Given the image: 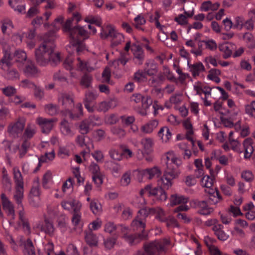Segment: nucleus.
I'll return each instance as SVG.
<instances>
[{
	"label": "nucleus",
	"mask_w": 255,
	"mask_h": 255,
	"mask_svg": "<svg viewBox=\"0 0 255 255\" xmlns=\"http://www.w3.org/2000/svg\"><path fill=\"white\" fill-rule=\"evenodd\" d=\"M55 38L54 31L48 32L44 36L43 42L35 49V59L39 65L46 66L50 63L52 66H55L60 63V53L54 52Z\"/></svg>",
	"instance_id": "nucleus-1"
},
{
	"label": "nucleus",
	"mask_w": 255,
	"mask_h": 255,
	"mask_svg": "<svg viewBox=\"0 0 255 255\" xmlns=\"http://www.w3.org/2000/svg\"><path fill=\"white\" fill-rule=\"evenodd\" d=\"M147 209L149 212V214L150 213H156V218L160 222L163 223L164 221H166L167 216H166L165 211L162 209L158 207L157 208H148Z\"/></svg>",
	"instance_id": "nucleus-30"
},
{
	"label": "nucleus",
	"mask_w": 255,
	"mask_h": 255,
	"mask_svg": "<svg viewBox=\"0 0 255 255\" xmlns=\"http://www.w3.org/2000/svg\"><path fill=\"white\" fill-rule=\"evenodd\" d=\"M36 123L39 126L43 133L48 134L54 127V123L56 121L55 119H46L38 117L36 119Z\"/></svg>",
	"instance_id": "nucleus-11"
},
{
	"label": "nucleus",
	"mask_w": 255,
	"mask_h": 255,
	"mask_svg": "<svg viewBox=\"0 0 255 255\" xmlns=\"http://www.w3.org/2000/svg\"><path fill=\"white\" fill-rule=\"evenodd\" d=\"M6 77L10 80H15L19 78V74L18 71L14 68H7Z\"/></svg>",
	"instance_id": "nucleus-54"
},
{
	"label": "nucleus",
	"mask_w": 255,
	"mask_h": 255,
	"mask_svg": "<svg viewBox=\"0 0 255 255\" xmlns=\"http://www.w3.org/2000/svg\"><path fill=\"white\" fill-rule=\"evenodd\" d=\"M243 38L250 48H253L255 47V40L251 33L249 32L245 33L243 36Z\"/></svg>",
	"instance_id": "nucleus-59"
},
{
	"label": "nucleus",
	"mask_w": 255,
	"mask_h": 255,
	"mask_svg": "<svg viewBox=\"0 0 255 255\" xmlns=\"http://www.w3.org/2000/svg\"><path fill=\"white\" fill-rule=\"evenodd\" d=\"M92 77L89 74H84L81 78L80 85L84 88H89L91 86Z\"/></svg>",
	"instance_id": "nucleus-57"
},
{
	"label": "nucleus",
	"mask_w": 255,
	"mask_h": 255,
	"mask_svg": "<svg viewBox=\"0 0 255 255\" xmlns=\"http://www.w3.org/2000/svg\"><path fill=\"white\" fill-rule=\"evenodd\" d=\"M173 152H169L168 154L169 155L167 156V165L168 164H171L172 165V167L174 168H176L177 170H178V166L181 164V161L179 158L174 157L172 156V154Z\"/></svg>",
	"instance_id": "nucleus-50"
},
{
	"label": "nucleus",
	"mask_w": 255,
	"mask_h": 255,
	"mask_svg": "<svg viewBox=\"0 0 255 255\" xmlns=\"http://www.w3.org/2000/svg\"><path fill=\"white\" fill-rule=\"evenodd\" d=\"M53 79L59 82H66L67 80L66 74L60 70L54 73Z\"/></svg>",
	"instance_id": "nucleus-63"
},
{
	"label": "nucleus",
	"mask_w": 255,
	"mask_h": 255,
	"mask_svg": "<svg viewBox=\"0 0 255 255\" xmlns=\"http://www.w3.org/2000/svg\"><path fill=\"white\" fill-rule=\"evenodd\" d=\"M127 53H121L120 57L113 61L112 65L117 68L120 64L125 66L128 61V58Z\"/></svg>",
	"instance_id": "nucleus-38"
},
{
	"label": "nucleus",
	"mask_w": 255,
	"mask_h": 255,
	"mask_svg": "<svg viewBox=\"0 0 255 255\" xmlns=\"http://www.w3.org/2000/svg\"><path fill=\"white\" fill-rule=\"evenodd\" d=\"M89 207L92 212L96 215H99L102 213V207L101 204L95 199H93L90 204Z\"/></svg>",
	"instance_id": "nucleus-36"
},
{
	"label": "nucleus",
	"mask_w": 255,
	"mask_h": 255,
	"mask_svg": "<svg viewBox=\"0 0 255 255\" xmlns=\"http://www.w3.org/2000/svg\"><path fill=\"white\" fill-rule=\"evenodd\" d=\"M85 239L86 242L90 246H96L98 243V239L97 237L92 231H88L85 232Z\"/></svg>",
	"instance_id": "nucleus-34"
},
{
	"label": "nucleus",
	"mask_w": 255,
	"mask_h": 255,
	"mask_svg": "<svg viewBox=\"0 0 255 255\" xmlns=\"http://www.w3.org/2000/svg\"><path fill=\"white\" fill-rule=\"evenodd\" d=\"M1 91L3 95L6 97H11L17 92L16 89L12 86H8L1 89Z\"/></svg>",
	"instance_id": "nucleus-60"
},
{
	"label": "nucleus",
	"mask_w": 255,
	"mask_h": 255,
	"mask_svg": "<svg viewBox=\"0 0 255 255\" xmlns=\"http://www.w3.org/2000/svg\"><path fill=\"white\" fill-rule=\"evenodd\" d=\"M20 245H23L25 252L28 255H35V249L33 243L30 239H28L26 241L22 240H20Z\"/></svg>",
	"instance_id": "nucleus-32"
},
{
	"label": "nucleus",
	"mask_w": 255,
	"mask_h": 255,
	"mask_svg": "<svg viewBox=\"0 0 255 255\" xmlns=\"http://www.w3.org/2000/svg\"><path fill=\"white\" fill-rule=\"evenodd\" d=\"M13 25L11 21L9 19L4 20L2 22L1 29L4 35H9L11 32Z\"/></svg>",
	"instance_id": "nucleus-42"
},
{
	"label": "nucleus",
	"mask_w": 255,
	"mask_h": 255,
	"mask_svg": "<svg viewBox=\"0 0 255 255\" xmlns=\"http://www.w3.org/2000/svg\"><path fill=\"white\" fill-rule=\"evenodd\" d=\"M170 201L171 205L173 206L178 204L187 203L188 201V198L182 195L175 194L171 196Z\"/></svg>",
	"instance_id": "nucleus-33"
},
{
	"label": "nucleus",
	"mask_w": 255,
	"mask_h": 255,
	"mask_svg": "<svg viewBox=\"0 0 255 255\" xmlns=\"http://www.w3.org/2000/svg\"><path fill=\"white\" fill-rule=\"evenodd\" d=\"M52 183V175L50 171H47L43 175L42 178V186L45 189H48L50 185Z\"/></svg>",
	"instance_id": "nucleus-48"
},
{
	"label": "nucleus",
	"mask_w": 255,
	"mask_h": 255,
	"mask_svg": "<svg viewBox=\"0 0 255 255\" xmlns=\"http://www.w3.org/2000/svg\"><path fill=\"white\" fill-rule=\"evenodd\" d=\"M134 26L139 30L144 31V29L142 27L146 23V20L141 14H139L134 18Z\"/></svg>",
	"instance_id": "nucleus-49"
},
{
	"label": "nucleus",
	"mask_w": 255,
	"mask_h": 255,
	"mask_svg": "<svg viewBox=\"0 0 255 255\" xmlns=\"http://www.w3.org/2000/svg\"><path fill=\"white\" fill-rule=\"evenodd\" d=\"M131 50L133 53L134 58L135 59V62L138 65L142 64L144 58L142 48L139 45L133 44L131 46Z\"/></svg>",
	"instance_id": "nucleus-20"
},
{
	"label": "nucleus",
	"mask_w": 255,
	"mask_h": 255,
	"mask_svg": "<svg viewBox=\"0 0 255 255\" xmlns=\"http://www.w3.org/2000/svg\"><path fill=\"white\" fill-rule=\"evenodd\" d=\"M234 115L231 117H226L225 116H221L220 119L222 124L227 128H232L234 126V121L235 120Z\"/></svg>",
	"instance_id": "nucleus-52"
},
{
	"label": "nucleus",
	"mask_w": 255,
	"mask_h": 255,
	"mask_svg": "<svg viewBox=\"0 0 255 255\" xmlns=\"http://www.w3.org/2000/svg\"><path fill=\"white\" fill-rule=\"evenodd\" d=\"M201 185L203 187L210 188L214 183V178L208 175L204 176L201 179Z\"/></svg>",
	"instance_id": "nucleus-62"
},
{
	"label": "nucleus",
	"mask_w": 255,
	"mask_h": 255,
	"mask_svg": "<svg viewBox=\"0 0 255 255\" xmlns=\"http://www.w3.org/2000/svg\"><path fill=\"white\" fill-rule=\"evenodd\" d=\"M231 146V148L235 152L238 153H241L243 150L241 149V144L238 139H231V141L228 142Z\"/></svg>",
	"instance_id": "nucleus-56"
},
{
	"label": "nucleus",
	"mask_w": 255,
	"mask_h": 255,
	"mask_svg": "<svg viewBox=\"0 0 255 255\" xmlns=\"http://www.w3.org/2000/svg\"><path fill=\"white\" fill-rule=\"evenodd\" d=\"M231 45L228 44H222L219 47V50L223 53V57L224 59H227L230 57L232 54Z\"/></svg>",
	"instance_id": "nucleus-45"
},
{
	"label": "nucleus",
	"mask_w": 255,
	"mask_h": 255,
	"mask_svg": "<svg viewBox=\"0 0 255 255\" xmlns=\"http://www.w3.org/2000/svg\"><path fill=\"white\" fill-rule=\"evenodd\" d=\"M117 105V101L115 99L104 101L98 104L97 110L99 112H106L110 109L116 107Z\"/></svg>",
	"instance_id": "nucleus-22"
},
{
	"label": "nucleus",
	"mask_w": 255,
	"mask_h": 255,
	"mask_svg": "<svg viewBox=\"0 0 255 255\" xmlns=\"http://www.w3.org/2000/svg\"><path fill=\"white\" fill-rule=\"evenodd\" d=\"M92 121V117H90L82 121L79 125V132L82 134H85L89 131V127Z\"/></svg>",
	"instance_id": "nucleus-35"
},
{
	"label": "nucleus",
	"mask_w": 255,
	"mask_h": 255,
	"mask_svg": "<svg viewBox=\"0 0 255 255\" xmlns=\"http://www.w3.org/2000/svg\"><path fill=\"white\" fill-rule=\"evenodd\" d=\"M141 173L147 179H151L153 178L158 177L161 175V171L157 167H154L143 170Z\"/></svg>",
	"instance_id": "nucleus-25"
},
{
	"label": "nucleus",
	"mask_w": 255,
	"mask_h": 255,
	"mask_svg": "<svg viewBox=\"0 0 255 255\" xmlns=\"http://www.w3.org/2000/svg\"><path fill=\"white\" fill-rule=\"evenodd\" d=\"M97 97L98 95L96 92L89 91L86 93L84 104L88 112H94V102Z\"/></svg>",
	"instance_id": "nucleus-18"
},
{
	"label": "nucleus",
	"mask_w": 255,
	"mask_h": 255,
	"mask_svg": "<svg viewBox=\"0 0 255 255\" xmlns=\"http://www.w3.org/2000/svg\"><path fill=\"white\" fill-rule=\"evenodd\" d=\"M149 215L147 208H142L138 211L135 219L132 222L131 226L134 231H143L145 228L144 221Z\"/></svg>",
	"instance_id": "nucleus-8"
},
{
	"label": "nucleus",
	"mask_w": 255,
	"mask_h": 255,
	"mask_svg": "<svg viewBox=\"0 0 255 255\" xmlns=\"http://www.w3.org/2000/svg\"><path fill=\"white\" fill-rule=\"evenodd\" d=\"M44 111L50 116H55L58 113L59 110L57 105L49 103L45 105Z\"/></svg>",
	"instance_id": "nucleus-43"
},
{
	"label": "nucleus",
	"mask_w": 255,
	"mask_h": 255,
	"mask_svg": "<svg viewBox=\"0 0 255 255\" xmlns=\"http://www.w3.org/2000/svg\"><path fill=\"white\" fill-rule=\"evenodd\" d=\"M122 124L125 127H128L135 122V117L133 116H122L121 117Z\"/></svg>",
	"instance_id": "nucleus-58"
},
{
	"label": "nucleus",
	"mask_w": 255,
	"mask_h": 255,
	"mask_svg": "<svg viewBox=\"0 0 255 255\" xmlns=\"http://www.w3.org/2000/svg\"><path fill=\"white\" fill-rule=\"evenodd\" d=\"M164 188L160 187H152L150 185L145 187V190L148 191V195L154 196L160 201H165L167 198Z\"/></svg>",
	"instance_id": "nucleus-13"
},
{
	"label": "nucleus",
	"mask_w": 255,
	"mask_h": 255,
	"mask_svg": "<svg viewBox=\"0 0 255 255\" xmlns=\"http://www.w3.org/2000/svg\"><path fill=\"white\" fill-rule=\"evenodd\" d=\"M13 60L16 63L17 67L21 69L23 68L24 63L27 59V55L24 50H16L12 55Z\"/></svg>",
	"instance_id": "nucleus-17"
},
{
	"label": "nucleus",
	"mask_w": 255,
	"mask_h": 255,
	"mask_svg": "<svg viewBox=\"0 0 255 255\" xmlns=\"http://www.w3.org/2000/svg\"><path fill=\"white\" fill-rule=\"evenodd\" d=\"M246 113L251 117H255V101H252L245 107Z\"/></svg>",
	"instance_id": "nucleus-64"
},
{
	"label": "nucleus",
	"mask_w": 255,
	"mask_h": 255,
	"mask_svg": "<svg viewBox=\"0 0 255 255\" xmlns=\"http://www.w3.org/2000/svg\"><path fill=\"white\" fill-rule=\"evenodd\" d=\"M121 230L123 234L122 238L130 246L138 244L142 238V236L139 234H129V229L126 226H121Z\"/></svg>",
	"instance_id": "nucleus-10"
},
{
	"label": "nucleus",
	"mask_w": 255,
	"mask_h": 255,
	"mask_svg": "<svg viewBox=\"0 0 255 255\" xmlns=\"http://www.w3.org/2000/svg\"><path fill=\"white\" fill-rule=\"evenodd\" d=\"M75 20L77 22L80 21V16L78 13H75L71 18L68 19L63 26L64 32L67 33L71 39L70 43L73 46H77L76 51L79 52L82 51L80 47L81 38L83 40L89 37L88 32L83 27L76 26L72 27V22Z\"/></svg>",
	"instance_id": "nucleus-2"
},
{
	"label": "nucleus",
	"mask_w": 255,
	"mask_h": 255,
	"mask_svg": "<svg viewBox=\"0 0 255 255\" xmlns=\"http://www.w3.org/2000/svg\"><path fill=\"white\" fill-rule=\"evenodd\" d=\"M34 229H37L41 232L51 235L53 233L54 228L52 223L48 219H45L44 223L38 222L33 227Z\"/></svg>",
	"instance_id": "nucleus-19"
},
{
	"label": "nucleus",
	"mask_w": 255,
	"mask_h": 255,
	"mask_svg": "<svg viewBox=\"0 0 255 255\" xmlns=\"http://www.w3.org/2000/svg\"><path fill=\"white\" fill-rule=\"evenodd\" d=\"M221 74V71L219 69L213 68L209 71V74L207 77L210 80H211L217 83L220 82V78L219 76Z\"/></svg>",
	"instance_id": "nucleus-47"
},
{
	"label": "nucleus",
	"mask_w": 255,
	"mask_h": 255,
	"mask_svg": "<svg viewBox=\"0 0 255 255\" xmlns=\"http://www.w3.org/2000/svg\"><path fill=\"white\" fill-rule=\"evenodd\" d=\"M245 18L242 16H237L234 18L233 22L234 23V29L238 30H241L244 28V23L245 21Z\"/></svg>",
	"instance_id": "nucleus-53"
},
{
	"label": "nucleus",
	"mask_w": 255,
	"mask_h": 255,
	"mask_svg": "<svg viewBox=\"0 0 255 255\" xmlns=\"http://www.w3.org/2000/svg\"><path fill=\"white\" fill-rule=\"evenodd\" d=\"M3 209L6 213L7 216L11 219H14L15 211L14 206L10 201L7 198L5 194L2 193L0 195Z\"/></svg>",
	"instance_id": "nucleus-14"
},
{
	"label": "nucleus",
	"mask_w": 255,
	"mask_h": 255,
	"mask_svg": "<svg viewBox=\"0 0 255 255\" xmlns=\"http://www.w3.org/2000/svg\"><path fill=\"white\" fill-rule=\"evenodd\" d=\"M111 132L112 133L120 138H124L127 132L124 128L119 126H113L111 128Z\"/></svg>",
	"instance_id": "nucleus-41"
},
{
	"label": "nucleus",
	"mask_w": 255,
	"mask_h": 255,
	"mask_svg": "<svg viewBox=\"0 0 255 255\" xmlns=\"http://www.w3.org/2000/svg\"><path fill=\"white\" fill-rule=\"evenodd\" d=\"M158 124L157 120H151L141 126V131L146 134L151 133L157 127Z\"/></svg>",
	"instance_id": "nucleus-26"
},
{
	"label": "nucleus",
	"mask_w": 255,
	"mask_h": 255,
	"mask_svg": "<svg viewBox=\"0 0 255 255\" xmlns=\"http://www.w3.org/2000/svg\"><path fill=\"white\" fill-rule=\"evenodd\" d=\"M190 205L192 207L198 209V213L203 215H209L214 211L205 201L192 200L190 202Z\"/></svg>",
	"instance_id": "nucleus-12"
},
{
	"label": "nucleus",
	"mask_w": 255,
	"mask_h": 255,
	"mask_svg": "<svg viewBox=\"0 0 255 255\" xmlns=\"http://www.w3.org/2000/svg\"><path fill=\"white\" fill-rule=\"evenodd\" d=\"M101 35L104 38L108 37L111 38V42L113 46H117L120 44L125 39L123 34L119 32L115 27L111 25H108L105 28H102Z\"/></svg>",
	"instance_id": "nucleus-6"
},
{
	"label": "nucleus",
	"mask_w": 255,
	"mask_h": 255,
	"mask_svg": "<svg viewBox=\"0 0 255 255\" xmlns=\"http://www.w3.org/2000/svg\"><path fill=\"white\" fill-rule=\"evenodd\" d=\"M59 128L61 133L65 137L71 138L75 134L72 124L65 119L60 122Z\"/></svg>",
	"instance_id": "nucleus-15"
},
{
	"label": "nucleus",
	"mask_w": 255,
	"mask_h": 255,
	"mask_svg": "<svg viewBox=\"0 0 255 255\" xmlns=\"http://www.w3.org/2000/svg\"><path fill=\"white\" fill-rule=\"evenodd\" d=\"M58 101L59 104L63 108L69 110L74 107V101L72 96L69 94L62 93L58 96Z\"/></svg>",
	"instance_id": "nucleus-16"
},
{
	"label": "nucleus",
	"mask_w": 255,
	"mask_h": 255,
	"mask_svg": "<svg viewBox=\"0 0 255 255\" xmlns=\"http://www.w3.org/2000/svg\"><path fill=\"white\" fill-rule=\"evenodd\" d=\"M13 176L15 186H23V180L21 173L17 167H14Z\"/></svg>",
	"instance_id": "nucleus-46"
},
{
	"label": "nucleus",
	"mask_w": 255,
	"mask_h": 255,
	"mask_svg": "<svg viewBox=\"0 0 255 255\" xmlns=\"http://www.w3.org/2000/svg\"><path fill=\"white\" fill-rule=\"evenodd\" d=\"M170 244L168 239L155 241L144 245V250L149 255H159L166 252V248Z\"/></svg>",
	"instance_id": "nucleus-5"
},
{
	"label": "nucleus",
	"mask_w": 255,
	"mask_h": 255,
	"mask_svg": "<svg viewBox=\"0 0 255 255\" xmlns=\"http://www.w3.org/2000/svg\"><path fill=\"white\" fill-rule=\"evenodd\" d=\"M23 186H15V191L14 199L18 205V208L22 207V200L23 198Z\"/></svg>",
	"instance_id": "nucleus-29"
},
{
	"label": "nucleus",
	"mask_w": 255,
	"mask_h": 255,
	"mask_svg": "<svg viewBox=\"0 0 255 255\" xmlns=\"http://www.w3.org/2000/svg\"><path fill=\"white\" fill-rule=\"evenodd\" d=\"M141 144L144 151L147 153H149L152 151L153 145V141L152 138L149 137L142 138L141 140Z\"/></svg>",
	"instance_id": "nucleus-40"
},
{
	"label": "nucleus",
	"mask_w": 255,
	"mask_h": 255,
	"mask_svg": "<svg viewBox=\"0 0 255 255\" xmlns=\"http://www.w3.org/2000/svg\"><path fill=\"white\" fill-rule=\"evenodd\" d=\"M117 241V237H110L104 240V245L107 250L113 249L116 245Z\"/></svg>",
	"instance_id": "nucleus-51"
},
{
	"label": "nucleus",
	"mask_w": 255,
	"mask_h": 255,
	"mask_svg": "<svg viewBox=\"0 0 255 255\" xmlns=\"http://www.w3.org/2000/svg\"><path fill=\"white\" fill-rule=\"evenodd\" d=\"M188 66L194 77L199 76L200 73L204 71L205 69L203 63L200 62L193 64H190L188 62Z\"/></svg>",
	"instance_id": "nucleus-27"
},
{
	"label": "nucleus",
	"mask_w": 255,
	"mask_h": 255,
	"mask_svg": "<svg viewBox=\"0 0 255 255\" xmlns=\"http://www.w3.org/2000/svg\"><path fill=\"white\" fill-rule=\"evenodd\" d=\"M183 125L185 128L187 130L186 138L192 142L193 144V141L191 135L193 133V127L191 122L189 120H186L183 123Z\"/></svg>",
	"instance_id": "nucleus-44"
},
{
	"label": "nucleus",
	"mask_w": 255,
	"mask_h": 255,
	"mask_svg": "<svg viewBox=\"0 0 255 255\" xmlns=\"http://www.w3.org/2000/svg\"><path fill=\"white\" fill-rule=\"evenodd\" d=\"M21 69H23L24 74L27 77H35L39 73V70L34 64L29 60L27 61L25 67L23 66Z\"/></svg>",
	"instance_id": "nucleus-21"
},
{
	"label": "nucleus",
	"mask_w": 255,
	"mask_h": 255,
	"mask_svg": "<svg viewBox=\"0 0 255 255\" xmlns=\"http://www.w3.org/2000/svg\"><path fill=\"white\" fill-rule=\"evenodd\" d=\"M36 132V128L34 124L28 123L24 128L21 139H26L30 140L35 134Z\"/></svg>",
	"instance_id": "nucleus-23"
},
{
	"label": "nucleus",
	"mask_w": 255,
	"mask_h": 255,
	"mask_svg": "<svg viewBox=\"0 0 255 255\" xmlns=\"http://www.w3.org/2000/svg\"><path fill=\"white\" fill-rule=\"evenodd\" d=\"M179 148L182 150V154L184 159H189L192 155L191 151L187 143L182 142L178 144Z\"/></svg>",
	"instance_id": "nucleus-39"
},
{
	"label": "nucleus",
	"mask_w": 255,
	"mask_h": 255,
	"mask_svg": "<svg viewBox=\"0 0 255 255\" xmlns=\"http://www.w3.org/2000/svg\"><path fill=\"white\" fill-rule=\"evenodd\" d=\"M166 227L168 228H178L179 227L176 220L172 216H168L167 218L166 219V221H164Z\"/></svg>",
	"instance_id": "nucleus-61"
},
{
	"label": "nucleus",
	"mask_w": 255,
	"mask_h": 255,
	"mask_svg": "<svg viewBox=\"0 0 255 255\" xmlns=\"http://www.w3.org/2000/svg\"><path fill=\"white\" fill-rule=\"evenodd\" d=\"M12 56L8 53H5L0 61V67L3 70H7L11 65Z\"/></svg>",
	"instance_id": "nucleus-31"
},
{
	"label": "nucleus",
	"mask_w": 255,
	"mask_h": 255,
	"mask_svg": "<svg viewBox=\"0 0 255 255\" xmlns=\"http://www.w3.org/2000/svg\"><path fill=\"white\" fill-rule=\"evenodd\" d=\"M179 174V170L173 167L171 164H168L163 176L157 180L158 184L165 189H168L172 185L173 180L177 178Z\"/></svg>",
	"instance_id": "nucleus-4"
},
{
	"label": "nucleus",
	"mask_w": 255,
	"mask_h": 255,
	"mask_svg": "<svg viewBox=\"0 0 255 255\" xmlns=\"http://www.w3.org/2000/svg\"><path fill=\"white\" fill-rule=\"evenodd\" d=\"M5 150H8L10 153H15L19 149L18 143L12 144V142L7 140H4L2 142Z\"/></svg>",
	"instance_id": "nucleus-37"
},
{
	"label": "nucleus",
	"mask_w": 255,
	"mask_h": 255,
	"mask_svg": "<svg viewBox=\"0 0 255 255\" xmlns=\"http://www.w3.org/2000/svg\"><path fill=\"white\" fill-rule=\"evenodd\" d=\"M64 67L67 70L70 71V76L72 77L76 78L77 74L73 71V70L83 71L86 70L91 72L94 70L95 68L88 65V63H84L80 58H77V62H74L73 58L70 55L64 60L63 63Z\"/></svg>",
	"instance_id": "nucleus-3"
},
{
	"label": "nucleus",
	"mask_w": 255,
	"mask_h": 255,
	"mask_svg": "<svg viewBox=\"0 0 255 255\" xmlns=\"http://www.w3.org/2000/svg\"><path fill=\"white\" fill-rule=\"evenodd\" d=\"M253 143V139L250 137L245 139L243 142V146L245 150L244 158L245 159H249L254 152V150Z\"/></svg>",
	"instance_id": "nucleus-24"
},
{
	"label": "nucleus",
	"mask_w": 255,
	"mask_h": 255,
	"mask_svg": "<svg viewBox=\"0 0 255 255\" xmlns=\"http://www.w3.org/2000/svg\"><path fill=\"white\" fill-rule=\"evenodd\" d=\"M40 191L39 181L36 180L31 188L29 194V202L31 206L38 207L40 205Z\"/></svg>",
	"instance_id": "nucleus-9"
},
{
	"label": "nucleus",
	"mask_w": 255,
	"mask_h": 255,
	"mask_svg": "<svg viewBox=\"0 0 255 255\" xmlns=\"http://www.w3.org/2000/svg\"><path fill=\"white\" fill-rule=\"evenodd\" d=\"M157 134L162 142L164 143L168 142L172 136L171 132L167 127L161 128L158 132Z\"/></svg>",
	"instance_id": "nucleus-28"
},
{
	"label": "nucleus",
	"mask_w": 255,
	"mask_h": 255,
	"mask_svg": "<svg viewBox=\"0 0 255 255\" xmlns=\"http://www.w3.org/2000/svg\"><path fill=\"white\" fill-rule=\"evenodd\" d=\"M25 123V118H19L15 122L9 124L7 129L9 136L13 139L21 138Z\"/></svg>",
	"instance_id": "nucleus-7"
},
{
	"label": "nucleus",
	"mask_w": 255,
	"mask_h": 255,
	"mask_svg": "<svg viewBox=\"0 0 255 255\" xmlns=\"http://www.w3.org/2000/svg\"><path fill=\"white\" fill-rule=\"evenodd\" d=\"M55 157V153L54 150H52L49 152H46L45 155L41 156L39 158V163L38 165V168L41 166V162H45L48 160H52Z\"/></svg>",
	"instance_id": "nucleus-55"
}]
</instances>
